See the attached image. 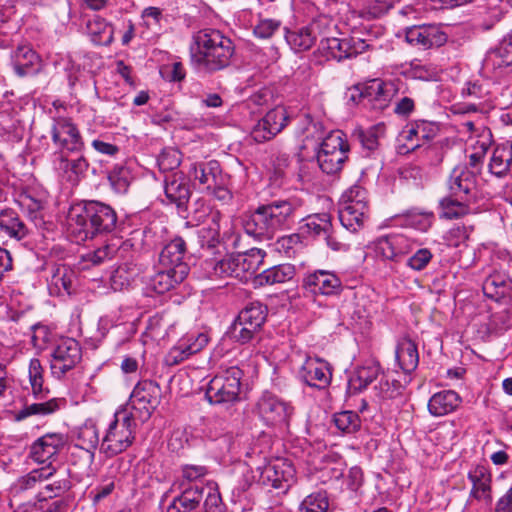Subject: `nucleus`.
Here are the masks:
<instances>
[{"label": "nucleus", "mask_w": 512, "mask_h": 512, "mask_svg": "<svg viewBox=\"0 0 512 512\" xmlns=\"http://www.w3.org/2000/svg\"><path fill=\"white\" fill-rule=\"evenodd\" d=\"M189 52L191 64L195 68L215 73L230 66L235 45L221 31L205 28L193 34Z\"/></svg>", "instance_id": "f257e3e1"}, {"label": "nucleus", "mask_w": 512, "mask_h": 512, "mask_svg": "<svg viewBox=\"0 0 512 512\" xmlns=\"http://www.w3.org/2000/svg\"><path fill=\"white\" fill-rule=\"evenodd\" d=\"M117 224L115 210L99 201H88L73 207L68 214V230L76 242L92 239L95 235L109 233Z\"/></svg>", "instance_id": "f03ea898"}, {"label": "nucleus", "mask_w": 512, "mask_h": 512, "mask_svg": "<svg viewBox=\"0 0 512 512\" xmlns=\"http://www.w3.org/2000/svg\"><path fill=\"white\" fill-rule=\"evenodd\" d=\"M298 203L293 199L275 200L259 206L245 223V230L254 237L272 238L295 223Z\"/></svg>", "instance_id": "7ed1b4c3"}, {"label": "nucleus", "mask_w": 512, "mask_h": 512, "mask_svg": "<svg viewBox=\"0 0 512 512\" xmlns=\"http://www.w3.org/2000/svg\"><path fill=\"white\" fill-rule=\"evenodd\" d=\"M135 427L131 412L126 409L117 410L102 439L100 451L107 457H113L127 450L135 439Z\"/></svg>", "instance_id": "20e7f679"}, {"label": "nucleus", "mask_w": 512, "mask_h": 512, "mask_svg": "<svg viewBox=\"0 0 512 512\" xmlns=\"http://www.w3.org/2000/svg\"><path fill=\"white\" fill-rule=\"evenodd\" d=\"M243 371L231 366L219 371L208 383L206 398L212 404L233 403L239 399Z\"/></svg>", "instance_id": "39448f33"}, {"label": "nucleus", "mask_w": 512, "mask_h": 512, "mask_svg": "<svg viewBox=\"0 0 512 512\" xmlns=\"http://www.w3.org/2000/svg\"><path fill=\"white\" fill-rule=\"evenodd\" d=\"M324 25V34L321 36L317 53L325 58V60L342 61L356 57L371 47L366 40L358 37H348L343 39L331 37L329 36V21L325 20Z\"/></svg>", "instance_id": "423d86ee"}, {"label": "nucleus", "mask_w": 512, "mask_h": 512, "mask_svg": "<svg viewBox=\"0 0 512 512\" xmlns=\"http://www.w3.org/2000/svg\"><path fill=\"white\" fill-rule=\"evenodd\" d=\"M343 137V132L337 130L329 133L322 141L317 154V161L324 173H337L347 160L349 145Z\"/></svg>", "instance_id": "0eeeda50"}, {"label": "nucleus", "mask_w": 512, "mask_h": 512, "mask_svg": "<svg viewBox=\"0 0 512 512\" xmlns=\"http://www.w3.org/2000/svg\"><path fill=\"white\" fill-rule=\"evenodd\" d=\"M253 412L267 426L287 424L294 412L293 406L271 392H264L256 401Z\"/></svg>", "instance_id": "6e6552de"}, {"label": "nucleus", "mask_w": 512, "mask_h": 512, "mask_svg": "<svg viewBox=\"0 0 512 512\" xmlns=\"http://www.w3.org/2000/svg\"><path fill=\"white\" fill-rule=\"evenodd\" d=\"M82 359V349L78 341L73 338H61L55 344L51 353V374L63 378L67 372L74 369Z\"/></svg>", "instance_id": "1a4fd4ad"}, {"label": "nucleus", "mask_w": 512, "mask_h": 512, "mask_svg": "<svg viewBox=\"0 0 512 512\" xmlns=\"http://www.w3.org/2000/svg\"><path fill=\"white\" fill-rule=\"evenodd\" d=\"M160 393L159 385L151 380L140 381L134 387L129 404L141 421L148 420L157 408L160 402Z\"/></svg>", "instance_id": "9d476101"}, {"label": "nucleus", "mask_w": 512, "mask_h": 512, "mask_svg": "<svg viewBox=\"0 0 512 512\" xmlns=\"http://www.w3.org/2000/svg\"><path fill=\"white\" fill-rule=\"evenodd\" d=\"M290 122V116L284 106L269 110L252 127L250 135L257 143H264L276 137Z\"/></svg>", "instance_id": "9b49d317"}, {"label": "nucleus", "mask_w": 512, "mask_h": 512, "mask_svg": "<svg viewBox=\"0 0 512 512\" xmlns=\"http://www.w3.org/2000/svg\"><path fill=\"white\" fill-rule=\"evenodd\" d=\"M51 138L60 151L78 152L84 146L77 126L71 118L63 116L53 117Z\"/></svg>", "instance_id": "f8f14e48"}, {"label": "nucleus", "mask_w": 512, "mask_h": 512, "mask_svg": "<svg viewBox=\"0 0 512 512\" xmlns=\"http://www.w3.org/2000/svg\"><path fill=\"white\" fill-rule=\"evenodd\" d=\"M302 288L314 296H334L342 292L343 284L334 271L319 269L304 276Z\"/></svg>", "instance_id": "ddd939ff"}, {"label": "nucleus", "mask_w": 512, "mask_h": 512, "mask_svg": "<svg viewBox=\"0 0 512 512\" xmlns=\"http://www.w3.org/2000/svg\"><path fill=\"white\" fill-rule=\"evenodd\" d=\"M302 229L312 237L324 239L327 245L334 251H345L348 249L347 244L337 240L335 237L331 217L326 213L308 216Z\"/></svg>", "instance_id": "4468645a"}, {"label": "nucleus", "mask_w": 512, "mask_h": 512, "mask_svg": "<svg viewBox=\"0 0 512 512\" xmlns=\"http://www.w3.org/2000/svg\"><path fill=\"white\" fill-rule=\"evenodd\" d=\"M208 343V336L204 332L189 334L180 339L178 343L173 346L165 356V363L168 366H175L191 355L201 351Z\"/></svg>", "instance_id": "2eb2a0df"}, {"label": "nucleus", "mask_w": 512, "mask_h": 512, "mask_svg": "<svg viewBox=\"0 0 512 512\" xmlns=\"http://www.w3.org/2000/svg\"><path fill=\"white\" fill-rule=\"evenodd\" d=\"M66 438L62 433H46L34 441L30 447V457L38 463L51 465L60 450L65 446Z\"/></svg>", "instance_id": "dca6fc26"}, {"label": "nucleus", "mask_w": 512, "mask_h": 512, "mask_svg": "<svg viewBox=\"0 0 512 512\" xmlns=\"http://www.w3.org/2000/svg\"><path fill=\"white\" fill-rule=\"evenodd\" d=\"M299 378L310 387L324 389L330 384L332 372L326 361L308 357L299 370Z\"/></svg>", "instance_id": "f3484780"}, {"label": "nucleus", "mask_w": 512, "mask_h": 512, "mask_svg": "<svg viewBox=\"0 0 512 512\" xmlns=\"http://www.w3.org/2000/svg\"><path fill=\"white\" fill-rule=\"evenodd\" d=\"M413 249L414 242L402 234H389L380 237L375 244L376 253L391 261H398Z\"/></svg>", "instance_id": "a211bd4d"}, {"label": "nucleus", "mask_w": 512, "mask_h": 512, "mask_svg": "<svg viewBox=\"0 0 512 512\" xmlns=\"http://www.w3.org/2000/svg\"><path fill=\"white\" fill-rule=\"evenodd\" d=\"M405 38L411 45L422 49L440 47L447 42V35L435 26H414L406 31Z\"/></svg>", "instance_id": "6ab92c4d"}, {"label": "nucleus", "mask_w": 512, "mask_h": 512, "mask_svg": "<svg viewBox=\"0 0 512 512\" xmlns=\"http://www.w3.org/2000/svg\"><path fill=\"white\" fill-rule=\"evenodd\" d=\"M324 23L325 20H317L313 21L309 26L287 31L285 35L287 43L295 52L309 50L317 37H321L324 34Z\"/></svg>", "instance_id": "aec40b11"}, {"label": "nucleus", "mask_w": 512, "mask_h": 512, "mask_svg": "<svg viewBox=\"0 0 512 512\" xmlns=\"http://www.w3.org/2000/svg\"><path fill=\"white\" fill-rule=\"evenodd\" d=\"M467 477L472 484L470 497L490 505L493 500L490 470L483 465H477L469 470Z\"/></svg>", "instance_id": "412c9836"}, {"label": "nucleus", "mask_w": 512, "mask_h": 512, "mask_svg": "<svg viewBox=\"0 0 512 512\" xmlns=\"http://www.w3.org/2000/svg\"><path fill=\"white\" fill-rule=\"evenodd\" d=\"M187 252L186 242L181 237H175L161 250L158 265L162 268L178 270L184 268V274H189V266L184 261Z\"/></svg>", "instance_id": "4be33fe9"}, {"label": "nucleus", "mask_w": 512, "mask_h": 512, "mask_svg": "<svg viewBox=\"0 0 512 512\" xmlns=\"http://www.w3.org/2000/svg\"><path fill=\"white\" fill-rule=\"evenodd\" d=\"M477 176L467 166L455 167L448 179V189L452 196L469 199L476 190Z\"/></svg>", "instance_id": "5701e85b"}, {"label": "nucleus", "mask_w": 512, "mask_h": 512, "mask_svg": "<svg viewBox=\"0 0 512 512\" xmlns=\"http://www.w3.org/2000/svg\"><path fill=\"white\" fill-rule=\"evenodd\" d=\"M364 99L374 109H383L396 93L395 84L380 79H372L363 84Z\"/></svg>", "instance_id": "b1692460"}, {"label": "nucleus", "mask_w": 512, "mask_h": 512, "mask_svg": "<svg viewBox=\"0 0 512 512\" xmlns=\"http://www.w3.org/2000/svg\"><path fill=\"white\" fill-rule=\"evenodd\" d=\"M164 192L169 203L175 204L178 209H186L191 190L186 177L182 173L175 172L166 176Z\"/></svg>", "instance_id": "393cba45"}, {"label": "nucleus", "mask_w": 512, "mask_h": 512, "mask_svg": "<svg viewBox=\"0 0 512 512\" xmlns=\"http://www.w3.org/2000/svg\"><path fill=\"white\" fill-rule=\"evenodd\" d=\"M181 493L167 507V512H193L203 498V488L199 485H186L178 482Z\"/></svg>", "instance_id": "a878e982"}, {"label": "nucleus", "mask_w": 512, "mask_h": 512, "mask_svg": "<svg viewBox=\"0 0 512 512\" xmlns=\"http://www.w3.org/2000/svg\"><path fill=\"white\" fill-rule=\"evenodd\" d=\"M261 481L275 489H287L294 481V469L283 461L269 463L261 472Z\"/></svg>", "instance_id": "bb28decb"}, {"label": "nucleus", "mask_w": 512, "mask_h": 512, "mask_svg": "<svg viewBox=\"0 0 512 512\" xmlns=\"http://www.w3.org/2000/svg\"><path fill=\"white\" fill-rule=\"evenodd\" d=\"M54 156L55 169L70 182L79 181L88 170L89 163L84 156L69 159L65 151L56 152Z\"/></svg>", "instance_id": "cd10ccee"}, {"label": "nucleus", "mask_w": 512, "mask_h": 512, "mask_svg": "<svg viewBox=\"0 0 512 512\" xmlns=\"http://www.w3.org/2000/svg\"><path fill=\"white\" fill-rule=\"evenodd\" d=\"M189 175L199 182L207 191L211 187L220 183V180L225 176L222 173L218 161L211 160L208 162L192 163L189 169Z\"/></svg>", "instance_id": "c85d7f7f"}, {"label": "nucleus", "mask_w": 512, "mask_h": 512, "mask_svg": "<svg viewBox=\"0 0 512 512\" xmlns=\"http://www.w3.org/2000/svg\"><path fill=\"white\" fill-rule=\"evenodd\" d=\"M188 275L184 274V268L178 270L162 268L158 265L156 273L151 277L150 288L158 294H164L184 281Z\"/></svg>", "instance_id": "c756f323"}, {"label": "nucleus", "mask_w": 512, "mask_h": 512, "mask_svg": "<svg viewBox=\"0 0 512 512\" xmlns=\"http://www.w3.org/2000/svg\"><path fill=\"white\" fill-rule=\"evenodd\" d=\"M462 399L453 390H443L432 395L428 401L429 413L434 417H441L454 412L461 404Z\"/></svg>", "instance_id": "7c9ffc66"}, {"label": "nucleus", "mask_w": 512, "mask_h": 512, "mask_svg": "<svg viewBox=\"0 0 512 512\" xmlns=\"http://www.w3.org/2000/svg\"><path fill=\"white\" fill-rule=\"evenodd\" d=\"M131 246L132 244L129 241L112 239L104 246L87 253L84 256V259L91 262L93 265H99L104 261L110 260L114 257H123L124 252H127Z\"/></svg>", "instance_id": "2f4dec72"}, {"label": "nucleus", "mask_w": 512, "mask_h": 512, "mask_svg": "<svg viewBox=\"0 0 512 512\" xmlns=\"http://www.w3.org/2000/svg\"><path fill=\"white\" fill-rule=\"evenodd\" d=\"M99 446V430L93 422L83 424L76 437V447L84 450L87 461L91 465L94 462L95 451Z\"/></svg>", "instance_id": "473e14b6"}, {"label": "nucleus", "mask_w": 512, "mask_h": 512, "mask_svg": "<svg viewBox=\"0 0 512 512\" xmlns=\"http://www.w3.org/2000/svg\"><path fill=\"white\" fill-rule=\"evenodd\" d=\"M395 356L400 368L405 373H411L418 366L419 354L417 345L410 338L405 337L398 341Z\"/></svg>", "instance_id": "72a5a7b5"}, {"label": "nucleus", "mask_w": 512, "mask_h": 512, "mask_svg": "<svg viewBox=\"0 0 512 512\" xmlns=\"http://www.w3.org/2000/svg\"><path fill=\"white\" fill-rule=\"evenodd\" d=\"M367 213V204L356 203L354 206H339V220L343 227L352 232H356L364 226Z\"/></svg>", "instance_id": "f704fd0d"}, {"label": "nucleus", "mask_w": 512, "mask_h": 512, "mask_svg": "<svg viewBox=\"0 0 512 512\" xmlns=\"http://www.w3.org/2000/svg\"><path fill=\"white\" fill-rule=\"evenodd\" d=\"M294 276V265L285 263L265 269L260 274L255 276V282L261 286L275 285L288 282L292 280Z\"/></svg>", "instance_id": "c9c22d12"}, {"label": "nucleus", "mask_w": 512, "mask_h": 512, "mask_svg": "<svg viewBox=\"0 0 512 512\" xmlns=\"http://www.w3.org/2000/svg\"><path fill=\"white\" fill-rule=\"evenodd\" d=\"M38 64L39 57L29 46H19L13 53V68L15 73L20 77L35 72L37 70L35 66Z\"/></svg>", "instance_id": "e433bc0d"}, {"label": "nucleus", "mask_w": 512, "mask_h": 512, "mask_svg": "<svg viewBox=\"0 0 512 512\" xmlns=\"http://www.w3.org/2000/svg\"><path fill=\"white\" fill-rule=\"evenodd\" d=\"M223 217L219 211L211 214L209 222L198 231L201 246L214 249L221 242V228Z\"/></svg>", "instance_id": "4c0bfd02"}, {"label": "nucleus", "mask_w": 512, "mask_h": 512, "mask_svg": "<svg viewBox=\"0 0 512 512\" xmlns=\"http://www.w3.org/2000/svg\"><path fill=\"white\" fill-rule=\"evenodd\" d=\"M0 230L16 240L24 239L29 233L26 224L11 209L3 210L0 213Z\"/></svg>", "instance_id": "58836bf2"}, {"label": "nucleus", "mask_w": 512, "mask_h": 512, "mask_svg": "<svg viewBox=\"0 0 512 512\" xmlns=\"http://www.w3.org/2000/svg\"><path fill=\"white\" fill-rule=\"evenodd\" d=\"M55 474V469L48 464L40 469H34L24 476H21L12 486V491L21 493L30 489H35L42 482L48 480Z\"/></svg>", "instance_id": "ea45409f"}, {"label": "nucleus", "mask_w": 512, "mask_h": 512, "mask_svg": "<svg viewBox=\"0 0 512 512\" xmlns=\"http://www.w3.org/2000/svg\"><path fill=\"white\" fill-rule=\"evenodd\" d=\"M512 164V144L503 143L498 145L492 154L489 163V171L501 178L504 177L510 170Z\"/></svg>", "instance_id": "a19ab883"}, {"label": "nucleus", "mask_w": 512, "mask_h": 512, "mask_svg": "<svg viewBox=\"0 0 512 512\" xmlns=\"http://www.w3.org/2000/svg\"><path fill=\"white\" fill-rule=\"evenodd\" d=\"M139 273V267L132 262L120 264L111 273V288L114 291H122L129 288Z\"/></svg>", "instance_id": "79ce46f5"}, {"label": "nucleus", "mask_w": 512, "mask_h": 512, "mask_svg": "<svg viewBox=\"0 0 512 512\" xmlns=\"http://www.w3.org/2000/svg\"><path fill=\"white\" fill-rule=\"evenodd\" d=\"M486 66H492L500 72L512 69V37L503 39L499 46L488 54Z\"/></svg>", "instance_id": "37998d69"}, {"label": "nucleus", "mask_w": 512, "mask_h": 512, "mask_svg": "<svg viewBox=\"0 0 512 512\" xmlns=\"http://www.w3.org/2000/svg\"><path fill=\"white\" fill-rule=\"evenodd\" d=\"M207 278L212 280L232 278V254L221 259L210 258L202 263Z\"/></svg>", "instance_id": "c03bdc74"}, {"label": "nucleus", "mask_w": 512, "mask_h": 512, "mask_svg": "<svg viewBox=\"0 0 512 512\" xmlns=\"http://www.w3.org/2000/svg\"><path fill=\"white\" fill-rule=\"evenodd\" d=\"M440 217L448 220L458 219L470 212L469 199L449 194L440 201Z\"/></svg>", "instance_id": "a18cd8bd"}, {"label": "nucleus", "mask_w": 512, "mask_h": 512, "mask_svg": "<svg viewBox=\"0 0 512 512\" xmlns=\"http://www.w3.org/2000/svg\"><path fill=\"white\" fill-rule=\"evenodd\" d=\"M267 307L260 302L247 304L239 313L237 320L239 325H247L260 329L266 320Z\"/></svg>", "instance_id": "49530a36"}, {"label": "nucleus", "mask_w": 512, "mask_h": 512, "mask_svg": "<svg viewBox=\"0 0 512 512\" xmlns=\"http://www.w3.org/2000/svg\"><path fill=\"white\" fill-rule=\"evenodd\" d=\"M91 40L96 45H110L113 41L114 28L101 17H95L87 25Z\"/></svg>", "instance_id": "de8ad7c7"}, {"label": "nucleus", "mask_w": 512, "mask_h": 512, "mask_svg": "<svg viewBox=\"0 0 512 512\" xmlns=\"http://www.w3.org/2000/svg\"><path fill=\"white\" fill-rule=\"evenodd\" d=\"M133 180L131 169L124 164L115 165L108 173V181L118 194H125Z\"/></svg>", "instance_id": "09e8293b"}, {"label": "nucleus", "mask_w": 512, "mask_h": 512, "mask_svg": "<svg viewBox=\"0 0 512 512\" xmlns=\"http://www.w3.org/2000/svg\"><path fill=\"white\" fill-rule=\"evenodd\" d=\"M379 375L380 367L377 364L360 367L350 379V386L356 391H361L373 381L377 380Z\"/></svg>", "instance_id": "8fccbe9b"}, {"label": "nucleus", "mask_w": 512, "mask_h": 512, "mask_svg": "<svg viewBox=\"0 0 512 512\" xmlns=\"http://www.w3.org/2000/svg\"><path fill=\"white\" fill-rule=\"evenodd\" d=\"M329 505L326 492H314L304 498L299 506V512H328Z\"/></svg>", "instance_id": "3c124183"}, {"label": "nucleus", "mask_w": 512, "mask_h": 512, "mask_svg": "<svg viewBox=\"0 0 512 512\" xmlns=\"http://www.w3.org/2000/svg\"><path fill=\"white\" fill-rule=\"evenodd\" d=\"M333 422L340 431L347 434L355 433L361 427V419L354 411H342L334 414Z\"/></svg>", "instance_id": "603ef678"}, {"label": "nucleus", "mask_w": 512, "mask_h": 512, "mask_svg": "<svg viewBox=\"0 0 512 512\" xmlns=\"http://www.w3.org/2000/svg\"><path fill=\"white\" fill-rule=\"evenodd\" d=\"M266 253L259 248H252L244 253H238L241 265L245 268L248 278L251 279L259 267L263 264Z\"/></svg>", "instance_id": "864d4df0"}, {"label": "nucleus", "mask_w": 512, "mask_h": 512, "mask_svg": "<svg viewBox=\"0 0 512 512\" xmlns=\"http://www.w3.org/2000/svg\"><path fill=\"white\" fill-rule=\"evenodd\" d=\"M407 222L420 231H427L433 224L434 214L431 211L412 208L405 212Z\"/></svg>", "instance_id": "5fc2aeb1"}, {"label": "nucleus", "mask_w": 512, "mask_h": 512, "mask_svg": "<svg viewBox=\"0 0 512 512\" xmlns=\"http://www.w3.org/2000/svg\"><path fill=\"white\" fill-rule=\"evenodd\" d=\"M62 400L53 398L46 402L33 403L27 405L24 409H22L19 413V418H25L31 415H49L60 408V403Z\"/></svg>", "instance_id": "6e6d98bb"}, {"label": "nucleus", "mask_w": 512, "mask_h": 512, "mask_svg": "<svg viewBox=\"0 0 512 512\" xmlns=\"http://www.w3.org/2000/svg\"><path fill=\"white\" fill-rule=\"evenodd\" d=\"M29 382L31 390L36 398H40L44 392L43 389V368L38 358H32L28 368Z\"/></svg>", "instance_id": "4d7b16f0"}, {"label": "nucleus", "mask_w": 512, "mask_h": 512, "mask_svg": "<svg viewBox=\"0 0 512 512\" xmlns=\"http://www.w3.org/2000/svg\"><path fill=\"white\" fill-rule=\"evenodd\" d=\"M384 127L376 125L367 130H359L357 137L362 147L368 151H374L379 146V139L383 135Z\"/></svg>", "instance_id": "13d9d810"}, {"label": "nucleus", "mask_w": 512, "mask_h": 512, "mask_svg": "<svg viewBox=\"0 0 512 512\" xmlns=\"http://www.w3.org/2000/svg\"><path fill=\"white\" fill-rule=\"evenodd\" d=\"M73 271L69 270L65 266L57 267L51 277V285L67 294H71L73 286Z\"/></svg>", "instance_id": "bf43d9fd"}, {"label": "nucleus", "mask_w": 512, "mask_h": 512, "mask_svg": "<svg viewBox=\"0 0 512 512\" xmlns=\"http://www.w3.org/2000/svg\"><path fill=\"white\" fill-rule=\"evenodd\" d=\"M181 163V153L175 148H164L157 158V164L162 172L173 171Z\"/></svg>", "instance_id": "052dcab7"}, {"label": "nucleus", "mask_w": 512, "mask_h": 512, "mask_svg": "<svg viewBox=\"0 0 512 512\" xmlns=\"http://www.w3.org/2000/svg\"><path fill=\"white\" fill-rule=\"evenodd\" d=\"M208 474V468L203 465L186 464L181 467V479L186 485H198V482Z\"/></svg>", "instance_id": "680f3d73"}, {"label": "nucleus", "mask_w": 512, "mask_h": 512, "mask_svg": "<svg viewBox=\"0 0 512 512\" xmlns=\"http://www.w3.org/2000/svg\"><path fill=\"white\" fill-rule=\"evenodd\" d=\"M379 396L384 399H392L397 397L402 390V385L398 380H390L387 375L382 374L378 385L375 386Z\"/></svg>", "instance_id": "e2e57ef3"}, {"label": "nucleus", "mask_w": 512, "mask_h": 512, "mask_svg": "<svg viewBox=\"0 0 512 512\" xmlns=\"http://www.w3.org/2000/svg\"><path fill=\"white\" fill-rule=\"evenodd\" d=\"M357 204H367L366 190L360 186H352L344 192L339 206H354Z\"/></svg>", "instance_id": "0e129e2a"}, {"label": "nucleus", "mask_w": 512, "mask_h": 512, "mask_svg": "<svg viewBox=\"0 0 512 512\" xmlns=\"http://www.w3.org/2000/svg\"><path fill=\"white\" fill-rule=\"evenodd\" d=\"M489 143L487 141H477L475 152L469 155L468 169L472 168L476 176L481 172L483 160L488 151Z\"/></svg>", "instance_id": "69168bd1"}, {"label": "nucleus", "mask_w": 512, "mask_h": 512, "mask_svg": "<svg viewBox=\"0 0 512 512\" xmlns=\"http://www.w3.org/2000/svg\"><path fill=\"white\" fill-rule=\"evenodd\" d=\"M433 254L428 248H419L408 260L407 266L414 271H421L432 260Z\"/></svg>", "instance_id": "338daca9"}, {"label": "nucleus", "mask_w": 512, "mask_h": 512, "mask_svg": "<svg viewBox=\"0 0 512 512\" xmlns=\"http://www.w3.org/2000/svg\"><path fill=\"white\" fill-rule=\"evenodd\" d=\"M413 124L423 144L435 138L439 132V126L435 122L420 120Z\"/></svg>", "instance_id": "774afa93"}]
</instances>
